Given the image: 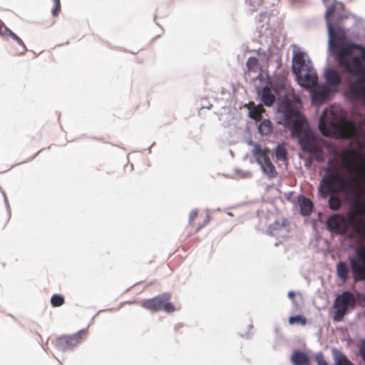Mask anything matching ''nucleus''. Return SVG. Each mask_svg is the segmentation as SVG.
I'll return each instance as SVG.
<instances>
[{"label":"nucleus","mask_w":365,"mask_h":365,"mask_svg":"<svg viewBox=\"0 0 365 365\" xmlns=\"http://www.w3.org/2000/svg\"><path fill=\"white\" fill-rule=\"evenodd\" d=\"M335 0L327 6L324 19L327 29L328 51L337 63L351 76L365 73V46L346 39L351 26L346 25L349 16L338 14L334 19L331 16L335 13Z\"/></svg>","instance_id":"obj_1"},{"label":"nucleus","mask_w":365,"mask_h":365,"mask_svg":"<svg viewBox=\"0 0 365 365\" xmlns=\"http://www.w3.org/2000/svg\"><path fill=\"white\" fill-rule=\"evenodd\" d=\"M302 102L298 96H293L286 92L284 96H279L277 99V113L282 116L277 122L289 128L292 137H302V129L297 126L301 125L305 120V117L301 111Z\"/></svg>","instance_id":"obj_2"},{"label":"nucleus","mask_w":365,"mask_h":365,"mask_svg":"<svg viewBox=\"0 0 365 365\" xmlns=\"http://www.w3.org/2000/svg\"><path fill=\"white\" fill-rule=\"evenodd\" d=\"M291 71L301 88L307 89L314 86L317 81V73L308 55L296 45L292 51Z\"/></svg>","instance_id":"obj_3"},{"label":"nucleus","mask_w":365,"mask_h":365,"mask_svg":"<svg viewBox=\"0 0 365 365\" xmlns=\"http://www.w3.org/2000/svg\"><path fill=\"white\" fill-rule=\"evenodd\" d=\"M356 174L349 168H347L346 178L340 185L335 187V192L341 194L348 201H356L360 194V187L359 184L356 183Z\"/></svg>","instance_id":"obj_4"},{"label":"nucleus","mask_w":365,"mask_h":365,"mask_svg":"<svg viewBox=\"0 0 365 365\" xmlns=\"http://www.w3.org/2000/svg\"><path fill=\"white\" fill-rule=\"evenodd\" d=\"M251 153L255 158H250V163L256 162L259 165L262 173L266 175L269 179H272L277 175L276 168L269 157V148H264L262 149L259 144L255 143Z\"/></svg>","instance_id":"obj_5"},{"label":"nucleus","mask_w":365,"mask_h":365,"mask_svg":"<svg viewBox=\"0 0 365 365\" xmlns=\"http://www.w3.org/2000/svg\"><path fill=\"white\" fill-rule=\"evenodd\" d=\"M354 282H364L365 287V255L361 246L354 248L352 255L348 256Z\"/></svg>","instance_id":"obj_6"},{"label":"nucleus","mask_w":365,"mask_h":365,"mask_svg":"<svg viewBox=\"0 0 365 365\" xmlns=\"http://www.w3.org/2000/svg\"><path fill=\"white\" fill-rule=\"evenodd\" d=\"M170 294L168 292H164L150 299L143 304V306L152 311L163 310L168 313L175 310V306L169 302Z\"/></svg>","instance_id":"obj_7"},{"label":"nucleus","mask_w":365,"mask_h":365,"mask_svg":"<svg viewBox=\"0 0 365 365\" xmlns=\"http://www.w3.org/2000/svg\"><path fill=\"white\" fill-rule=\"evenodd\" d=\"M86 329H83L72 335L58 337L56 341V349L61 351L73 350L77 344L82 341L81 334L86 333Z\"/></svg>","instance_id":"obj_8"},{"label":"nucleus","mask_w":365,"mask_h":365,"mask_svg":"<svg viewBox=\"0 0 365 365\" xmlns=\"http://www.w3.org/2000/svg\"><path fill=\"white\" fill-rule=\"evenodd\" d=\"M327 230L332 235H341L347 230L345 217L339 213H334L329 216L325 222Z\"/></svg>","instance_id":"obj_9"},{"label":"nucleus","mask_w":365,"mask_h":365,"mask_svg":"<svg viewBox=\"0 0 365 365\" xmlns=\"http://www.w3.org/2000/svg\"><path fill=\"white\" fill-rule=\"evenodd\" d=\"M265 78V86L260 88L262 91L261 101L264 106L271 107L275 101H277L279 96H284V95L278 94L277 89L276 90L272 87V80L269 76H266Z\"/></svg>","instance_id":"obj_10"},{"label":"nucleus","mask_w":365,"mask_h":365,"mask_svg":"<svg viewBox=\"0 0 365 365\" xmlns=\"http://www.w3.org/2000/svg\"><path fill=\"white\" fill-rule=\"evenodd\" d=\"M344 93L346 96L360 100L365 108V86H359L356 83H349V79L344 82Z\"/></svg>","instance_id":"obj_11"},{"label":"nucleus","mask_w":365,"mask_h":365,"mask_svg":"<svg viewBox=\"0 0 365 365\" xmlns=\"http://www.w3.org/2000/svg\"><path fill=\"white\" fill-rule=\"evenodd\" d=\"M336 305L350 311L355 307L354 296L352 292L349 290H345L339 294L334 299L333 307Z\"/></svg>","instance_id":"obj_12"},{"label":"nucleus","mask_w":365,"mask_h":365,"mask_svg":"<svg viewBox=\"0 0 365 365\" xmlns=\"http://www.w3.org/2000/svg\"><path fill=\"white\" fill-rule=\"evenodd\" d=\"M323 76L325 85L336 86L341 82V77L339 71L333 66H327L324 68Z\"/></svg>","instance_id":"obj_13"},{"label":"nucleus","mask_w":365,"mask_h":365,"mask_svg":"<svg viewBox=\"0 0 365 365\" xmlns=\"http://www.w3.org/2000/svg\"><path fill=\"white\" fill-rule=\"evenodd\" d=\"M298 203L299 205V213L304 217L309 216L313 210V202L312 201L301 194L298 196Z\"/></svg>","instance_id":"obj_14"},{"label":"nucleus","mask_w":365,"mask_h":365,"mask_svg":"<svg viewBox=\"0 0 365 365\" xmlns=\"http://www.w3.org/2000/svg\"><path fill=\"white\" fill-rule=\"evenodd\" d=\"M293 365H309L310 359L309 356L303 351L295 349L290 356Z\"/></svg>","instance_id":"obj_15"},{"label":"nucleus","mask_w":365,"mask_h":365,"mask_svg":"<svg viewBox=\"0 0 365 365\" xmlns=\"http://www.w3.org/2000/svg\"><path fill=\"white\" fill-rule=\"evenodd\" d=\"M287 226H289V222L286 218H283L281 222L277 220L268 226L266 232L269 236H278L279 232L282 227Z\"/></svg>","instance_id":"obj_16"},{"label":"nucleus","mask_w":365,"mask_h":365,"mask_svg":"<svg viewBox=\"0 0 365 365\" xmlns=\"http://www.w3.org/2000/svg\"><path fill=\"white\" fill-rule=\"evenodd\" d=\"M336 273L337 277L341 279L343 282H346L349 278V267L347 264L339 260L336 264Z\"/></svg>","instance_id":"obj_17"},{"label":"nucleus","mask_w":365,"mask_h":365,"mask_svg":"<svg viewBox=\"0 0 365 365\" xmlns=\"http://www.w3.org/2000/svg\"><path fill=\"white\" fill-rule=\"evenodd\" d=\"M331 353L334 360V365H354L339 349L333 348Z\"/></svg>","instance_id":"obj_18"},{"label":"nucleus","mask_w":365,"mask_h":365,"mask_svg":"<svg viewBox=\"0 0 365 365\" xmlns=\"http://www.w3.org/2000/svg\"><path fill=\"white\" fill-rule=\"evenodd\" d=\"M331 164V160L329 159L327 162V166L324 168L325 173L322 178L321 180L319 181L321 182V185H331L329 182V180H335L337 179L338 174L334 171H330Z\"/></svg>","instance_id":"obj_19"},{"label":"nucleus","mask_w":365,"mask_h":365,"mask_svg":"<svg viewBox=\"0 0 365 365\" xmlns=\"http://www.w3.org/2000/svg\"><path fill=\"white\" fill-rule=\"evenodd\" d=\"M0 34L3 36H10L12 39L16 41L17 43L22 47V51L21 52V53H24L26 50V46L23 41L8 27L4 26L1 28Z\"/></svg>","instance_id":"obj_20"},{"label":"nucleus","mask_w":365,"mask_h":365,"mask_svg":"<svg viewBox=\"0 0 365 365\" xmlns=\"http://www.w3.org/2000/svg\"><path fill=\"white\" fill-rule=\"evenodd\" d=\"M298 143L300 145L301 150L304 153H307L309 155H313L317 153V150L318 149L317 146L312 142H306L302 138H298Z\"/></svg>","instance_id":"obj_21"},{"label":"nucleus","mask_w":365,"mask_h":365,"mask_svg":"<svg viewBox=\"0 0 365 365\" xmlns=\"http://www.w3.org/2000/svg\"><path fill=\"white\" fill-rule=\"evenodd\" d=\"M258 133L262 135H267L272 130V123L269 119L260 120L257 126Z\"/></svg>","instance_id":"obj_22"},{"label":"nucleus","mask_w":365,"mask_h":365,"mask_svg":"<svg viewBox=\"0 0 365 365\" xmlns=\"http://www.w3.org/2000/svg\"><path fill=\"white\" fill-rule=\"evenodd\" d=\"M311 97L313 101L319 103H323L327 97L325 94V86L322 87L320 89H314L311 92Z\"/></svg>","instance_id":"obj_23"},{"label":"nucleus","mask_w":365,"mask_h":365,"mask_svg":"<svg viewBox=\"0 0 365 365\" xmlns=\"http://www.w3.org/2000/svg\"><path fill=\"white\" fill-rule=\"evenodd\" d=\"M329 199L327 202L328 207L332 211H337L340 209L341 202L338 197L334 195L332 192L328 195Z\"/></svg>","instance_id":"obj_24"},{"label":"nucleus","mask_w":365,"mask_h":365,"mask_svg":"<svg viewBox=\"0 0 365 365\" xmlns=\"http://www.w3.org/2000/svg\"><path fill=\"white\" fill-rule=\"evenodd\" d=\"M269 21V16L267 11H262L259 16L256 17V22L257 24V28L263 29L265 25L268 24Z\"/></svg>","instance_id":"obj_25"},{"label":"nucleus","mask_w":365,"mask_h":365,"mask_svg":"<svg viewBox=\"0 0 365 365\" xmlns=\"http://www.w3.org/2000/svg\"><path fill=\"white\" fill-rule=\"evenodd\" d=\"M287 151L283 143H278L275 150L277 160L284 161L287 159Z\"/></svg>","instance_id":"obj_26"},{"label":"nucleus","mask_w":365,"mask_h":365,"mask_svg":"<svg viewBox=\"0 0 365 365\" xmlns=\"http://www.w3.org/2000/svg\"><path fill=\"white\" fill-rule=\"evenodd\" d=\"M285 86H286V82L284 78H275L274 81H272V87L274 88H275L276 90L277 89L278 94L280 93L281 91L285 90L284 93L289 92L292 95L294 96L289 91H288V90L287 91ZM284 94L285 93H284L283 95H284Z\"/></svg>","instance_id":"obj_27"},{"label":"nucleus","mask_w":365,"mask_h":365,"mask_svg":"<svg viewBox=\"0 0 365 365\" xmlns=\"http://www.w3.org/2000/svg\"><path fill=\"white\" fill-rule=\"evenodd\" d=\"M335 192V187H332L331 185H321L319 182L318 187V194L320 197H325L327 195H329L330 192Z\"/></svg>","instance_id":"obj_28"},{"label":"nucleus","mask_w":365,"mask_h":365,"mask_svg":"<svg viewBox=\"0 0 365 365\" xmlns=\"http://www.w3.org/2000/svg\"><path fill=\"white\" fill-rule=\"evenodd\" d=\"M333 308L334 309L333 319L335 322H341L344 319V316L349 312V311L338 305L333 307Z\"/></svg>","instance_id":"obj_29"},{"label":"nucleus","mask_w":365,"mask_h":365,"mask_svg":"<svg viewBox=\"0 0 365 365\" xmlns=\"http://www.w3.org/2000/svg\"><path fill=\"white\" fill-rule=\"evenodd\" d=\"M65 299L63 295L55 294L51 297V304L54 307H58L64 304Z\"/></svg>","instance_id":"obj_30"},{"label":"nucleus","mask_w":365,"mask_h":365,"mask_svg":"<svg viewBox=\"0 0 365 365\" xmlns=\"http://www.w3.org/2000/svg\"><path fill=\"white\" fill-rule=\"evenodd\" d=\"M307 318L301 314L291 316L289 318V323L292 324L294 323H297L302 325H305L307 324Z\"/></svg>","instance_id":"obj_31"},{"label":"nucleus","mask_w":365,"mask_h":365,"mask_svg":"<svg viewBox=\"0 0 365 365\" xmlns=\"http://www.w3.org/2000/svg\"><path fill=\"white\" fill-rule=\"evenodd\" d=\"M355 77L353 80H349L350 83H356L359 86H365V73L364 74L354 75Z\"/></svg>","instance_id":"obj_32"},{"label":"nucleus","mask_w":365,"mask_h":365,"mask_svg":"<svg viewBox=\"0 0 365 365\" xmlns=\"http://www.w3.org/2000/svg\"><path fill=\"white\" fill-rule=\"evenodd\" d=\"M259 61L258 58L254 56H250L248 58L246 62V66L248 71L252 70L255 66L258 65Z\"/></svg>","instance_id":"obj_33"},{"label":"nucleus","mask_w":365,"mask_h":365,"mask_svg":"<svg viewBox=\"0 0 365 365\" xmlns=\"http://www.w3.org/2000/svg\"><path fill=\"white\" fill-rule=\"evenodd\" d=\"M235 171L237 174H238L239 177L242 179L250 178L252 175L251 172L248 170H242L239 168H236Z\"/></svg>","instance_id":"obj_34"},{"label":"nucleus","mask_w":365,"mask_h":365,"mask_svg":"<svg viewBox=\"0 0 365 365\" xmlns=\"http://www.w3.org/2000/svg\"><path fill=\"white\" fill-rule=\"evenodd\" d=\"M247 116L256 122L259 121L261 118V116L256 113L255 108H252L248 111Z\"/></svg>","instance_id":"obj_35"},{"label":"nucleus","mask_w":365,"mask_h":365,"mask_svg":"<svg viewBox=\"0 0 365 365\" xmlns=\"http://www.w3.org/2000/svg\"><path fill=\"white\" fill-rule=\"evenodd\" d=\"M315 360L318 365H328L327 361L324 359V356L322 352H318L316 354Z\"/></svg>","instance_id":"obj_36"},{"label":"nucleus","mask_w":365,"mask_h":365,"mask_svg":"<svg viewBox=\"0 0 365 365\" xmlns=\"http://www.w3.org/2000/svg\"><path fill=\"white\" fill-rule=\"evenodd\" d=\"M54 5L53 7L51 9V13L53 16H56L58 14L60 10H61V2L60 0H53Z\"/></svg>","instance_id":"obj_37"},{"label":"nucleus","mask_w":365,"mask_h":365,"mask_svg":"<svg viewBox=\"0 0 365 365\" xmlns=\"http://www.w3.org/2000/svg\"><path fill=\"white\" fill-rule=\"evenodd\" d=\"M314 157L315 160L317 163H324L325 161V156L324 153L319 150V149L317 150V153L312 155Z\"/></svg>","instance_id":"obj_38"},{"label":"nucleus","mask_w":365,"mask_h":365,"mask_svg":"<svg viewBox=\"0 0 365 365\" xmlns=\"http://www.w3.org/2000/svg\"><path fill=\"white\" fill-rule=\"evenodd\" d=\"M347 15L349 16V17L346 21V25H349V26H351V28L355 26L356 25V16L354 14H351V13H349Z\"/></svg>","instance_id":"obj_39"},{"label":"nucleus","mask_w":365,"mask_h":365,"mask_svg":"<svg viewBox=\"0 0 365 365\" xmlns=\"http://www.w3.org/2000/svg\"><path fill=\"white\" fill-rule=\"evenodd\" d=\"M263 0H250L249 4L250 6V10L254 12L257 10V7L262 3Z\"/></svg>","instance_id":"obj_40"},{"label":"nucleus","mask_w":365,"mask_h":365,"mask_svg":"<svg viewBox=\"0 0 365 365\" xmlns=\"http://www.w3.org/2000/svg\"><path fill=\"white\" fill-rule=\"evenodd\" d=\"M335 1H336L335 3V5L336 6V9L335 10V12L337 11L336 15L338 14H342L341 12L344 11L345 9L344 4L341 2L337 1L336 0H335Z\"/></svg>","instance_id":"obj_41"},{"label":"nucleus","mask_w":365,"mask_h":365,"mask_svg":"<svg viewBox=\"0 0 365 365\" xmlns=\"http://www.w3.org/2000/svg\"><path fill=\"white\" fill-rule=\"evenodd\" d=\"M198 210L194 209L192 210L189 215V223L191 224L194 220H195L198 215Z\"/></svg>","instance_id":"obj_42"},{"label":"nucleus","mask_w":365,"mask_h":365,"mask_svg":"<svg viewBox=\"0 0 365 365\" xmlns=\"http://www.w3.org/2000/svg\"><path fill=\"white\" fill-rule=\"evenodd\" d=\"M210 220V215L207 214V215L205 216V219H204L203 222H202L200 225H198V227H197V231H198V230H201V229H202V227H204L206 225H207V224L209 223Z\"/></svg>","instance_id":"obj_43"},{"label":"nucleus","mask_w":365,"mask_h":365,"mask_svg":"<svg viewBox=\"0 0 365 365\" xmlns=\"http://www.w3.org/2000/svg\"><path fill=\"white\" fill-rule=\"evenodd\" d=\"M312 163H313V158H308L305 160L304 161V167L307 169V170H310L312 168Z\"/></svg>","instance_id":"obj_44"},{"label":"nucleus","mask_w":365,"mask_h":365,"mask_svg":"<svg viewBox=\"0 0 365 365\" xmlns=\"http://www.w3.org/2000/svg\"><path fill=\"white\" fill-rule=\"evenodd\" d=\"M2 194L4 197V203H5V205H6V210H7V212H8V215H9L8 218L9 219L10 216H11V211H10L9 202H8L7 198L6 197V194L4 191H2Z\"/></svg>","instance_id":"obj_45"},{"label":"nucleus","mask_w":365,"mask_h":365,"mask_svg":"<svg viewBox=\"0 0 365 365\" xmlns=\"http://www.w3.org/2000/svg\"><path fill=\"white\" fill-rule=\"evenodd\" d=\"M361 351H365V339H363L360 341V345L359 347V354H360Z\"/></svg>","instance_id":"obj_46"},{"label":"nucleus","mask_w":365,"mask_h":365,"mask_svg":"<svg viewBox=\"0 0 365 365\" xmlns=\"http://www.w3.org/2000/svg\"><path fill=\"white\" fill-rule=\"evenodd\" d=\"M295 295H296V293L294 291H289L287 293V297L290 299H293L294 297H295Z\"/></svg>","instance_id":"obj_47"},{"label":"nucleus","mask_w":365,"mask_h":365,"mask_svg":"<svg viewBox=\"0 0 365 365\" xmlns=\"http://www.w3.org/2000/svg\"><path fill=\"white\" fill-rule=\"evenodd\" d=\"M317 220L320 222H324L323 215H322V213L321 212H318V218H317Z\"/></svg>","instance_id":"obj_48"},{"label":"nucleus","mask_w":365,"mask_h":365,"mask_svg":"<svg viewBox=\"0 0 365 365\" xmlns=\"http://www.w3.org/2000/svg\"><path fill=\"white\" fill-rule=\"evenodd\" d=\"M359 355L361 356V359L365 361V351H361Z\"/></svg>","instance_id":"obj_49"},{"label":"nucleus","mask_w":365,"mask_h":365,"mask_svg":"<svg viewBox=\"0 0 365 365\" xmlns=\"http://www.w3.org/2000/svg\"><path fill=\"white\" fill-rule=\"evenodd\" d=\"M212 107V105L211 103H210V104H209V105H207V106H202V107H201V109H202V108L210 109Z\"/></svg>","instance_id":"obj_50"},{"label":"nucleus","mask_w":365,"mask_h":365,"mask_svg":"<svg viewBox=\"0 0 365 365\" xmlns=\"http://www.w3.org/2000/svg\"><path fill=\"white\" fill-rule=\"evenodd\" d=\"M155 144V143H153L152 145L148 148V151L150 153H151V147Z\"/></svg>","instance_id":"obj_51"},{"label":"nucleus","mask_w":365,"mask_h":365,"mask_svg":"<svg viewBox=\"0 0 365 365\" xmlns=\"http://www.w3.org/2000/svg\"><path fill=\"white\" fill-rule=\"evenodd\" d=\"M248 144H249V145H254L255 143H253L252 140H250L248 141Z\"/></svg>","instance_id":"obj_52"},{"label":"nucleus","mask_w":365,"mask_h":365,"mask_svg":"<svg viewBox=\"0 0 365 365\" xmlns=\"http://www.w3.org/2000/svg\"><path fill=\"white\" fill-rule=\"evenodd\" d=\"M38 153H39V152H38V153H37L34 156H33V157L31 158V160L34 159V158L36 157V155Z\"/></svg>","instance_id":"obj_53"},{"label":"nucleus","mask_w":365,"mask_h":365,"mask_svg":"<svg viewBox=\"0 0 365 365\" xmlns=\"http://www.w3.org/2000/svg\"><path fill=\"white\" fill-rule=\"evenodd\" d=\"M260 76H261V73L258 74V75H257V78H259Z\"/></svg>","instance_id":"obj_54"},{"label":"nucleus","mask_w":365,"mask_h":365,"mask_svg":"<svg viewBox=\"0 0 365 365\" xmlns=\"http://www.w3.org/2000/svg\"><path fill=\"white\" fill-rule=\"evenodd\" d=\"M227 215H232V213L231 212H227Z\"/></svg>","instance_id":"obj_55"}]
</instances>
